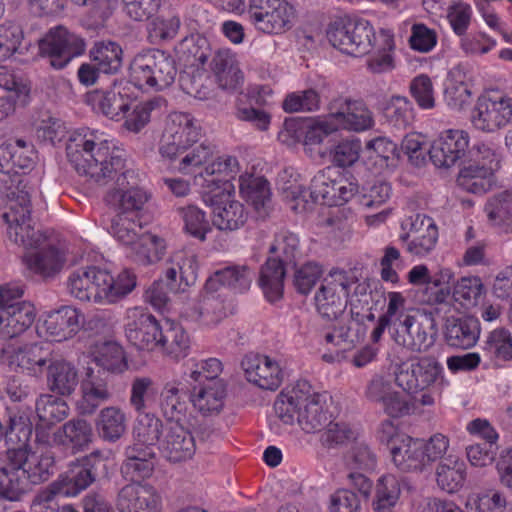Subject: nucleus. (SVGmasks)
Returning a JSON list of instances; mask_svg holds the SVG:
<instances>
[{
    "label": "nucleus",
    "mask_w": 512,
    "mask_h": 512,
    "mask_svg": "<svg viewBox=\"0 0 512 512\" xmlns=\"http://www.w3.org/2000/svg\"><path fill=\"white\" fill-rule=\"evenodd\" d=\"M71 165L86 181L106 187L102 202L108 211H144L152 194L130 181L132 172L118 141L104 131L82 129L67 144Z\"/></svg>",
    "instance_id": "f257e3e1"
},
{
    "label": "nucleus",
    "mask_w": 512,
    "mask_h": 512,
    "mask_svg": "<svg viewBox=\"0 0 512 512\" xmlns=\"http://www.w3.org/2000/svg\"><path fill=\"white\" fill-rule=\"evenodd\" d=\"M36 160L32 144L17 139L0 145V172L11 178L0 216L6 224L8 238L26 249L38 248L40 236L34 231L30 217V188L26 174Z\"/></svg>",
    "instance_id": "f03ea898"
},
{
    "label": "nucleus",
    "mask_w": 512,
    "mask_h": 512,
    "mask_svg": "<svg viewBox=\"0 0 512 512\" xmlns=\"http://www.w3.org/2000/svg\"><path fill=\"white\" fill-rule=\"evenodd\" d=\"M280 190L289 207L297 212L306 211L313 203L340 206L350 201L358 192L355 179L345 173L327 168L312 179L308 193L294 168H286L279 175Z\"/></svg>",
    "instance_id": "7ed1b4c3"
},
{
    "label": "nucleus",
    "mask_w": 512,
    "mask_h": 512,
    "mask_svg": "<svg viewBox=\"0 0 512 512\" xmlns=\"http://www.w3.org/2000/svg\"><path fill=\"white\" fill-rule=\"evenodd\" d=\"M53 467L54 457L46 450L27 445L9 449L0 456V496L9 501L19 500L28 483L47 481Z\"/></svg>",
    "instance_id": "20e7f679"
},
{
    "label": "nucleus",
    "mask_w": 512,
    "mask_h": 512,
    "mask_svg": "<svg viewBox=\"0 0 512 512\" xmlns=\"http://www.w3.org/2000/svg\"><path fill=\"white\" fill-rule=\"evenodd\" d=\"M136 286L137 276L127 268L111 272L96 266L81 267L67 278V289L72 297L98 305L116 304Z\"/></svg>",
    "instance_id": "39448f33"
},
{
    "label": "nucleus",
    "mask_w": 512,
    "mask_h": 512,
    "mask_svg": "<svg viewBox=\"0 0 512 512\" xmlns=\"http://www.w3.org/2000/svg\"><path fill=\"white\" fill-rule=\"evenodd\" d=\"M101 218L104 229L122 245L128 255L138 264L158 263L167 250L166 240L153 232L141 233L138 215L141 211H114Z\"/></svg>",
    "instance_id": "423d86ee"
},
{
    "label": "nucleus",
    "mask_w": 512,
    "mask_h": 512,
    "mask_svg": "<svg viewBox=\"0 0 512 512\" xmlns=\"http://www.w3.org/2000/svg\"><path fill=\"white\" fill-rule=\"evenodd\" d=\"M330 397L317 393L306 382L297 383L282 391L274 403L276 415L285 424L297 420L306 433L321 432L332 417L329 412Z\"/></svg>",
    "instance_id": "0eeeda50"
},
{
    "label": "nucleus",
    "mask_w": 512,
    "mask_h": 512,
    "mask_svg": "<svg viewBox=\"0 0 512 512\" xmlns=\"http://www.w3.org/2000/svg\"><path fill=\"white\" fill-rule=\"evenodd\" d=\"M396 384L410 394L420 393L421 406H434L450 384L442 364L434 356H415L400 363L395 372Z\"/></svg>",
    "instance_id": "6e6552de"
},
{
    "label": "nucleus",
    "mask_w": 512,
    "mask_h": 512,
    "mask_svg": "<svg viewBox=\"0 0 512 512\" xmlns=\"http://www.w3.org/2000/svg\"><path fill=\"white\" fill-rule=\"evenodd\" d=\"M174 58L166 51L147 49L137 53L129 66L131 87L147 91H162L176 78Z\"/></svg>",
    "instance_id": "1a4fd4ad"
},
{
    "label": "nucleus",
    "mask_w": 512,
    "mask_h": 512,
    "mask_svg": "<svg viewBox=\"0 0 512 512\" xmlns=\"http://www.w3.org/2000/svg\"><path fill=\"white\" fill-rule=\"evenodd\" d=\"M204 203L211 208L212 222L223 231H234L242 227L248 212L243 203L236 198L235 186L225 180H208L201 191Z\"/></svg>",
    "instance_id": "9d476101"
},
{
    "label": "nucleus",
    "mask_w": 512,
    "mask_h": 512,
    "mask_svg": "<svg viewBox=\"0 0 512 512\" xmlns=\"http://www.w3.org/2000/svg\"><path fill=\"white\" fill-rule=\"evenodd\" d=\"M377 33L366 19L340 18L326 29L327 40L335 49L355 57L369 53Z\"/></svg>",
    "instance_id": "9b49d317"
},
{
    "label": "nucleus",
    "mask_w": 512,
    "mask_h": 512,
    "mask_svg": "<svg viewBox=\"0 0 512 512\" xmlns=\"http://www.w3.org/2000/svg\"><path fill=\"white\" fill-rule=\"evenodd\" d=\"M246 18L257 32L276 36L293 28L296 10L287 0H248Z\"/></svg>",
    "instance_id": "f8f14e48"
},
{
    "label": "nucleus",
    "mask_w": 512,
    "mask_h": 512,
    "mask_svg": "<svg viewBox=\"0 0 512 512\" xmlns=\"http://www.w3.org/2000/svg\"><path fill=\"white\" fill-rule=\"evenodd\" d=\"M356 283V277L350 272L330 271L322 278L314 294L317 312L327 320H338L344 315L347 297Z\"/></svg>",
    "instance_id": "ddd939ff"
},
{
    "label": "nucleus",
    "mask_w": 512,
    "mask_h": 512,
    "mask_svg": "<svg viewBox=\"0 0 512 512\" xmlns=\"http://www.w3.org/2000/svg\"><path fill=\"white\" fill-rule=\"evenodd\" d=\"M470 122L484 133L498 132L512 123V97L506 94L484 93L471 110Z\"/></svg>",
    "instance_id": "4468645a"
},
{
    "label": "nucleus",
    "mask_w": 512,
    "mask_h": 512,
    "mask_svg": "<svg viewBox=\"0 0 512 512\" xmlns=\"http://www.w3.org/2000/svg\"><path fill=\"white\" fill-rule=\"evenodd\" d=\"M38 46L40 54L48 57L50 65L55 69H63L86 49L84 39L63 26L49 29L39 40Z\"/></svg>",
    "instance_id": "2eb2a0df"
},
{
    "label": "nucleus",
    "mask_w": 512,
    "mask_h": 512,
    "mask_svg": "<svg viewBox=\"0 0 512 512\" xmlns=\"http://www.w3.org/2000/svg\"><path fill=\"white\" fill-rule=\"evenodd\" d=\"M201 129L188 113H171L166 121L160 140L159 152L169 160L177 158V152L199 142Z\"/></svg>",
    "instance_id": "dca6fc26"
},
{
    "label": "nucleus",
    "mask_w": 512,
    "mask_h": 512,
    "mask_svg": "<svg viewBox=\"0 0 512 512\" xmlns=\"http://www.w3.org/2000/svg\"><path fill=\"white\" fill-rule=\"evenodd\" d=\"M406 279L413 287H424L425 303L437 305L446 303L450 298L455 273L451 268L442 267L432 274L427 265L417 264L407 272Z\"/></svg>",
    "instance_id": "f3484780"
},
{
    "label": "nucleus",
    "mask_w": 512,
    "mask_h": 512,
    "mask_svg": "<svg viewBox=\"0 0 512 512\" xmlns=\"http://www.w3.org/2000/svg\"><path fill=\"white\" fill-rule=\"evenodd\" d=\"M124 331L128 341L140 350H157L163 340V330L157 319L140 306L126 310Z\"/></svg>",
    "instance_id": "a211bd4d"
},
{
    "label": "nucleus",
    "mask_w": 512,
    "mask_h": 512,
    "mask_svg": "<svg viewBox=\"0 0 512 512\" xmlns=\"http://www.w3.org/2000/svg\"><path fill=\"white\" fill-rule=\"evenodd\" d=\"M399 239L405 244L408 253L425 257L437 243L438 229L431 217L416 214L402 221Z\"/></svg>",
    "instance_id": "6ab92c4d"
},
{
    "label": "nucleus",
    "mask_w": 512,
    "mask_h": 512,
    "mask_svg": "<svg viewBox=\"0 0 512 512\" xmlns=\"http://www.w3.org/2000/svg\"><path fill=\"white\" fill-rule=\"evenodd\" d=\"M50 355L49 349L40 343L23 346L7 343L0 349V363L30 376L38 377L43 374Z\"/></svg>",
    "instance_id": "aec40b11"
},
{
    "label": "nucleus",
    "mask_w": 512,
    "mask_h": 512,
    "mask_svg": "<svg viewBox=\"0 0 512 512\" xmlns=\"http://www.w3.org/2000/svg\"><path fill=\"white\" fill-rule=\"evenodd\" d=\"M328 111L337 131L359 133L370 130L375 124L372 111L362 100L338 97L330 102Z\"/></svg>",
    "instance_id": "412c9836"
},
{
    "label": "nucleus",
    "mask_w": 512,
    "mask_h": 512,
    "mask_svg": "<svg viewBox=\"0 0 512 512\" xmlns=\"http://www.w3.org/2000/svg\"><path fill=\"white\" fill-rule=\"evenodd\" d=\"M198 259L188 250L174 251L162 268V280L171 293L182 294L189 290L197 280Z\"/></svg>",
    "instance_id": "4be33fe9"
},
{
    "label": "nucleus",
    "mask_w": 512,
    "mask_h": 512,
    "mask_svg": "<svg viewBox=\"0 0 512 512\" xmlns=\"http://www.w3.org/2000/svg\"><path fill=\"white\" fill-rule=\"evenodd\" d=\"M469 143L467 131L443 130L432 140L428 150L429 157L436 167L450 168L465 156Z\"/></svg>",
    "instance_id": "5701e85b"
},
{
    "label": "nucleus",
    "mask_w": 512,
    "mask_h": 512,
    "mask_svg": "<svg viewBox=\"0 0 512 512\" xmlns=\"http://www.w3.org/2000/svg\"><path fill=\"white\" fill-rule=\"evenodd\" d=\"M131 84L128 81L115 82L107 89L93 90L86 95V103L97 113L119 121L123 118V111L130 106L128 101L131 93Z\"/></svg>",
    "instance_id": "b1692460"
},
{
    "label": "nucleus",
    "mask_w": 512,
    "mask_h": 512,
    "mask_svg": "<svg viewBox=\"0 0 512 512\" xmlns=\"http://www.w3.org/2000/svg\"><path fill=\"white\" fill-rule=\"evenodd\" d=\"M366 396L377 402L390 417L399 418L415 411V401L404 393L393 388L391 382L382 377L375 376L369 382Z\"/></svg>",
    "instance_id": "393cba45"
},
{
    "label": "nucleus",
    "mask_w": 512,
    "mask_h": 512,
    "mask_svg": "<svg viewBox=\"0 0 512 512\" xmlns=\"http://www.w3.org/2000/svg\"><path fill=\"white\" fill-rule=\"evenodd\" d=\"M473 81L469 71L461 65L452 67L443 81V101L455 112L466 110L473 99Z\"/></svg>",
    "instance_id": "a878e982"
},
{
    "label": "nucleus",
    "mask_w": 512,
    "mask_h": 512,
    "mask_svg": "<svg viewBox=\"0 0 512 512\" xmlns=\"http://www.w3.org/2000/svg\"><path fill=\"white\" fill-rule=\"evenodd\" d=\"M246 379L265 390H276L282 383L283 373L278 362L267 355L248 354L241 362Z\"/></svg>",
    "instance_id": "bb28decb"
},
{
    "label": "nucleus",
    "mask_w": 512,
    "mask_h": 512,
    "mask_svg": "<svg viewBox=\"0 0 512 512\" xmlns=\"http://www.w3.org/2000/svg\"><path fill=\"white\" fill-rule=\"evenodd\" d=\"M83 313L74 306H62L49 312L41 329L54 341H63L76 335L84 325Z\"/></svg>",
    "instance_id": "cd10ccee"
},
{
    "label": "nucleus",
    "mask_w": 512,
    "mask_h": 512,
    "mask_svg": "<svg viewBox=\"0 0 512 512\" xmlns=\"http://www.w3.org/2000/svg\"><path fill=\"white\" fill-rule=\"evenodd\" d=\"M160 504V496L147 484H128L118 494L120 512H159Z\"/></svg>",
    "instance_id": "c85d7f7f"
},
{
    "label": "nucleus",
    "mask_w": 512,
    "mask_h": 512,
    "mask_svg": "<svg viewBox=\"0 0 512 512\" xmlns=\"http://www.w3.org/2000/svg\"><path fill=\"white\" fill-rule=\"evenodd\" d=\"M159 450L171 462L190 459L195 452V441L184 424H169L161 437Z\"/></svg>",
    "instance_id": "c756f323"
},
{
    "label": "nucleus",
    "mask_w": 512,
    "mask_h": 512,
    "mask_svg": "<svg viewBox=\"0 0 512 512\" xmlns=\"http://www.w3.org/2000/svg\"><path fill=\"white\" fill-rule=\"evenodd\" d=\"M209 67L222 89H236L242 82L243 75L239 69L237 54L230 48L223 47L216 50Z\"/></svg>",
    "instance_id": "7c9ffc66"
},
{
    "label": "nucleus",
    "mask_w": 512,
    "mask_h": 512,
    "mask_svg": "<svg viewBox=\"0 0 512 512\" xmlns=\"http://www.w3.org/2000/svg\"><path fill=\"white\" fill-rule=\"evenodd\" d=\"M398 157L397 144L385 136L366 141L362 151L363 165L376 173L388 168Z\"/></svg>",
    "instance_id": "2f4dec72"
},
{
    "label": "nucleus",
    "mask_w": 512,
    "mask_h": 512,
    "mask_svg": "<svg viewBox=\"0 0 512 512\" xmlns=\"http://www.w3.org/2000/svg\"><path fill=\"white\" fill-rule=\"evenodd\" d=\"M332 321L322 332L323 343L327 346L341 351L349 350L364 336V328L344 315Z\"/></svg>",
    "instance_id": "473e14b6"
},
{
    "label": "nucleus",
    "mask_w": 512,
    "mask_h": 512,
    "mask_svg": "<svg viewBox=\"0 0 512 512\" xmlns=\"http://www.w3.org/2000/svg\"><path fill=\"white\" fill-rule=\"evenodd\" d=\"M67 261L66 252L63 249L48 246L37 251H27L23 256V262L33 273L43 277H52L59 273Z\"/></svg>",
    "instance_id": "72a5a7b5"
},
{
    "label": "nucleus",
    "mask_w": 512,
    "mask_h": 512,
    "mask_svg": "<svg viewBox=\"0 0 512 512\" xmlns=\"http://www.w3.org/2000/svg\"><path fill=\"white\" fill-rule=\"evenodd\" d=\"M93 480L94 476L90 469L78 461L72 463L48 488L55 496L74 497L85 490Z\"/></svg>",
    "instance_id": "f704fd0d"
},
{
    "label": "nucleus",
    "mask_w": 512,
    "mask_h": 512,
    "mask_svg": "<svg viewBox=\"0 0 512 512\" xmlns=\"http://www.w3.org/2000/svg\"><path fill=\"white\" fill-rule=\"evenodd\" d=\"M111 394L107 383L88 368L85 378L80 383V398L76 401L81 414H92L101 403L109 400Z\"/></svg>",
    "instance_id": "c9c22d12"
},
{
    "label": "nucleus",
    "mask_w": 512,
    "mask_h": 512,
    "mask_svg": "<svg viewBox=\"0 0 512 512\" xmlns=\"http://www.w3.org/2000/svg\"><path fill=\"white\" fill-rule=\"evenodd\" d=\"M36 317L35 306L27 301L17 302L16 305L0 313V337L13 338L26 331Z\"/></svg>",
    "instance_id": "e433bc0d"
},
{
    "label": "nucleus",
    "mask_w": 512,
    "mask_h": 512,
    "mask_svg": "<svg viewBox=\"0 0 512 512\" xmlns=\"http://www.w3.org/2000/svg\"><path fill=\"white\" fill-rule=\"evenodd\" d=\"M155 466V452L153 448L130 446L126 450V460L122 464L121 473L133 483L149 478Z\"/></svg>",
    "instance_id": "4c0bfd02"
},
{
    "label": "nucleus",
    "mask_w": 512,
    "mask_h": 512,
    "mask_svg": "<svg viewBox=\"0 0 512 512\" xmlns=\"http://www.w3.org/2000/svg\"><path fill=\"white\" fill-rule=\"evenodd\" d=\"M395 39L390 29L381 28L372 43L367 67L373 73H384L395 67L394 61Z\"/></svg>",
    "instance_id": "58836bf2"
},
{
    "label": "nucleus",
    "mask_w": 512,
    "mask_h": 512,
    "mask_svg": "<svg viewBox=\"0 0 512 512\" xmlns=\"http://www.w3.org/2000/svg\"><path fill=\"white\" fill-rule=\"evenodd\" d=\"M253 273L246 265H229L217 270L206 281L207 293L216 292L221 286L236 292L246 291L252 282Z\"/></svg>",
    "instance_id": "ea45409f"
},
{
    "label": "nucleus",
    "mask_w": 512,
    "mask_h": 512,
    "mask_svg": "<svg viewBox=\"0 0 512 512\" xmlns=\"http://www.w3.org/2000/svg\"><path fill=\"white\" fill-rule=\"evenodd\" d=\"M421 447V439L408 435L400 436L390 451L392 461L397 469L403 472L424 470Z\"/></svg>",
    "instance_id": "a19ab883"
},
{
    "label": "nucleus",
    "mask_w": 512,
    "mask_h": 512,
    "mask_svg": "<svg viewBox=\"0 0 512 512\" xmlns=\"http://www.w3.org/2000/svg\"><path fill=\"white\" fill-rule=\"evenodd\" d=\"M395 342L413 352H426L434 344V337L430 335L418 317L404 320V324L394 330Z\"/></svg>",
    "instance_id": "79ce46f5"
},
{
    "label": "nucleus",
    "mask_w": 512,
    "mask_h": 512,
    "mask_svg": "<svg viewBox=\"0 0 512 512\" xmlns=\"http://www.w3.org/2000/svg\"><path fill=\"white\" fill-rule=\"evenodd\" d=\"M214 155V148L205 143H196L177 152L176 169L181 174H194L197 185L201 183L200 173Z\"/></svg>",
    "instance_id": "37998d69"
},
{
    "label": "nucleus",
    "mask_w": 512,
    "mask_h": 512,
    "mask_svg": "<svg viewBox=\"0 0 512 512\" xmlns=\"http://www.w3.org/2000/svg\"><path fill=\"white\" fill-rule=\"evenodd\" d=\"M226 384L216 380L203 384L192 397L194 407L204 416L220 414L226 403Z\"/></svg>",
    "instance_id": "c03bdc74"
},
{
    "label": "nucleus",
    "mask_w": 512,
    "mask_h": 512,
    "mask_svg": "<svg viewBox=\"0 0 512 512\" xmlns=\"http://www.w3.org/2000/svg\"><path fill=\"white\" fill-rule=\"evenodd\" d=\"M127 414L118 406H107L100 410L95 426L101 439L114 443L127 431Z\"/></svg>",
    "instance_id": "a18cd8bd"
},
{
    "label": "nucleus",
    "mask_w": 512,
    "mask_h": 512,
    "mask_svg": "<svg viewBox=\"0 0 512 512\" xmlns=\"http://www.w3.org/2000/svg\"><path fill=\"white\" fill-rule=\"evenodd\" d=\"M444 335L449 346L469 349L479 339L480 325L474 318L448 319Z\"/></svg>",
    "instance_id": "49530a36"
},
{
    "label": "nucleus",
    "mask_w": 512,
    "mask_h": 512,
    "mask_svg": "<svg viewBox=\"0 0 512 512\" xmlns=\"http://www.w3.org/2000/svg\"><path fill=\"white\" fill-rule=\"evenodd\" d=\"M91 355L95 363L109 373L122 374L128 369L126 352L116 341L95 344Z\"/></svg>",
    "instance_id": "de8ad7c7"
},
{
    "label": "nucleus",
    "mask_w": 512,
    "mask_h": 512,
    "mask_svg": "<svg viewBox=\"0 0 512 512\" xmlns=\"http://www.w3.org/2000/svg\"><path fill=\"white\" fill-rule=\"evenodd\" d=\"M89 55L99 72L105 74L117 73L123 63V49L119 43L112 40L95 42Z\"/></svg>",
    "instance_id": "09e8293b"
},
{
    "label": "nucleus",
    "mask_w": 512,
    "mask_h": 512,
    "mask_svg": "<svg viewBox=\"0 0 512 512\" xmlns=\"http://www.w3.org/2000/svg\"><path fill=\"white\" fill-rule=\"evenodd\" d=\"M160 408L169 424H185L188 402L184 391L175 383H167L160 394Z\"/></svg>",
    "instance_id": "8fccbe9b"
},
{
    "label": "nucleus",
    "mask_w": 512,
    "mask_h": 512,
    "mask_svg": "<svg viewBox=\"0 0 512 512\" xmlns=\"http://www.w3.org/2000/svg\"><path fill=\"white\" fill-rule=\"evenodd\" d=\"M239 192L242 198L257 211L265 209L271 199L267 180L249 172H244L239 176Z\"/></svg>",
    "instance_id": "3c124183"
},
{
    "label": "nucleus",
    "mask_w": 512,
    "mask_h": 512,
    "mask_svg": "<svg viewBox=\"0 0 512 512\" xmlns=\"http://www.w3.org/2000/svg\"><path fill=\"white\" fill-rule=\"evenodd\" d=\"M79 383L77 369L65 360H56L48 365L47 385L60 395H70Z\"/></svg>",
    "instance_id": "603ef678"
},
{
    "label": "nucleus",
    "mask_w": 512,
    "mask_h": 512,
    "mask_svg": "<svg viewBox=\"0 0 512 512\" xmlns=\"http://www.w3.org/2000/svg\"><path fill=\"white\" fill-rule=\"evenodd\" d=\"M466 465L456 456L449 455L436 469L438 487L450 494L458 492L464 485Z\"/></svg>",
    "instance_id": "864d4df0"
},
{
    "label": "nucleus",
    "mask_w": 512,
    "mask_h": 512,
    "mask_svg": "<svg viewBox=\"0 0 512 512\" xmlns=\"http://www.w3.org/2000/svg\"><path fill=\"white\" fill-rule=\"evenodd\" d=\"M285 269L276 258H269L263 265L259 276V286L269 302L281 299L284 291Z\"/></svg>",
    "instance_id": "5fc2aeb1"
},
{
    "label": "nucleus",
    "mask_w": 512,
    "mask_h": 512,
    "mask_svg": "<svg viewBox=\"0 0 512 512\" xmlns=\"http://www.w3.org/2000/svg\"><path fill=\"white\" fill-rule=\"evenodd\" d=\"M494 173L491 168H483L479 163H469L460 170L457 183L468 192L482 194L495 183Z\"/></svg>",
    "instance_id": "6e6d98bb"
},
{
    "label": "nucleus",
    "mask_w": 512,
    "mask_h": 512,
    "mask_svg": "<svg viewBox=\"0 0 512 512\" xmlns=\"http://www.w3.org/2000/svg\"><path fill=\"white\" fill-rule=\"evenodd\" d=\"M93 439L92 427L83 419H73L65 423L54 434V441L58 444L71 445L76 449H83Z\"/></svg>",
    "instance_id": "4d7b16f0"
},
{
    "label": "nucleus",
    "mask_w": 512,
    "mask_h": 512,
    "mask_svg": "<svg viewBox=\"0 0 512 512\" xmlns=\"http://www.w3.org/2000/svg\"><path fill=\"white\" fill-rule=\"evenodd\" d=\"M337 132L336 125L328 112L304 120V150L312 156L314 147L323 143L326 137Z\"/></svg>",
    "instance_id": "13d9d810"
},
{
    "label": "nucleus",
    "mask_w": 512,
    "mask_h": 512,
    "mask_svg": "<svg viewBox=\"0 0 512 512\" xmlns=\"http://www.w3.org/2000/svg\"><path fill=\"white\" fill-rule=\"evenodd\" d=\"M158 387L149 376H137L130 385L129 403L137 414L145 413L157 399Z\"/></svg>",
    "instance_id": "bf43d9fd"
},
{
    "label": "nucleus",
    "mask_w": 512,
    "mask_h": 512,
    "mask_svg": "<svg viewBox=\"0 0 512 512\" xmlns=\"http://www.w3.org/2000/svg\"><path fill=\"white\" fill-rule=\"evenodd\" d=\"M190 346L191 340L186 330L178 323L168 322L159 348L169 357L179 360L189 354Z\"/></svg>",
    "instance_id": "052dcab7"
},
{
    "label": "nucleus",
    "mask_w": 512,
    "mask_h": 512,
    "mask_svg": "<svg viewBox=\"0 0 512 512\" xmlns=\"http://www.w3.org/2000/svg\"><path fill=\"white\" fill-rule=\"evenodd\" d=\"M129 108L123 111L124 126L132 132H139L150 121L151 112L160 106L162 99L154 98L147 101H136L135 97L130 93Z\"/></svg>",
    "instance_id": "680f3d73"
},
{
    "label": "nucleus",
    "mask_w": 512,
    "mask_h": 512,
    "mask_svg": "<svg viewBox=\"0 0 512 512\" xmlns=\"http://www.w3.org/2000/svg\"><path fill=\"white\" fill-rule=\"evenodd\" d=\"M465 507L475 512H512V503L498 490H486L467 496Z\"/></svg>",
    "instance_id": "e2e57ef3"
},
{
    "label": "nucleus",
    "mask_w": 512,
    "mask_h": 512,
    "mask_svg": "<svg viewBox=\"0 0 512 512\" xmlns=\"http://www.w3.org/2000/svg\"><path fill=\"white\" fill-rule=\"evenodd\" d=\"M239 171V162L235 157L221 155L214 158L213 155L211 160L204 167V173H200V179H202V181L199 183V186H201L202 191H204L208 180H228L232 182L231 180L235 178Z\"/></svg>",
    "instance_id": "0e129e2a"
},
{
    "label": "nucleus",
    "mask_w": 512,
    "mask_h": 512,
    "mask_svg": "<svg viewBox=\"0 0 512 512\" xmlns=\"http://www.w3.org/2000/svg\"><path fill=\"white\" fill-rule=\"evenodd\" d=\"M403 482L394 474L379 477L375 485L372 507L394 508L401 496Z\"/></svg>",
    "instance_id": "69168bd1"
},
{
    "label": "nucleus",
    "mask_w": 512,
    "mask_h": 512,
    "mask_svg": "<svg viewBox=\"0 0 512 512\" xmlns=\"http://www.w3.org/2000/svg\"><path fill=\"white\" fill-rule=\"evenodd\" d=\"M161 421L150 413L137 414L136 423L133 429L135 443L132 446L152 448L158 443L160 445Z\"/></svg>",
    "instance_id": "338daca9"
},
{
    "label": "nucleus",
    "mask_w": 512,
    "mask_h": 512,
    "mask_svg": "<svg viewBox=\"0 0 512 512\" xmlns=\"http://www.w3.org/2000/svg\"><path fill=\"white\" fill-rule=\"evenodd\" d=\"M484 293L482 280L477 276L461 277L451 287L454 300L467 309L477 306Z\"/></svg>",
    "instance_id": "774afa93"
}]
</instances>
